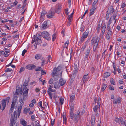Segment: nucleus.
<instances>
[{"mask_svg": "<svg viewBox=\"0 0 126 126\" xmlns=\"http://www.w3.org/2000/svg\"><path fill=\"white\" fill-rule=\"evenodd\" d=\"M75 95H72L70 96V102L72 103L73 102L75 98Z\"/></svg>", "mask_w": 126, "mask_h": 126, "instance_id": "32", "label": "nucleus"}, {"mask_svg": "<svg viewBox=\"0 0 126 126\" xmlns=\"http://www.w3.org/2000/svg\"><path fill=\"white\" fill-rule=\"evenodd\" d=\"M47 61L48 62H50V60L51 59V56L50 55H49L48 56V57H47Z\"/></svg>", "mask_w": 126, "mask_h": 126, "instance_id": "60", "label": "nucleus"}, {"mask_svg": "<svg viewBox=\"0 0 126 126\" xmlns=\"http://www.w3.org/2000/svg\"><path fill=\"white\" fill-rule=\"evenodd\" d=\"M69 116H70V119H71L72 121L74 117V114L73 113V111H70Z\"/></svg>", "mask_w": 126, "mask_h": 126, "instance_id": "20", "label": "nucleus"}, {"mask_svg": "<svg viewBox=\"0 0 126 126\" xmlns=\"http://www.w3.org/2000/svg\"><path fill=\"white\" fill-rule=\"evenodd\" d=\"M107 87V84L103 83L102 84V87L101 89V91L103 92L106 88Z\"/></svg>", "mask_w": 126, "mask_h": 126, "instance_id": "22", "label": "nucleus"}, {"mask_svg": "<svg viewBox=\"0 0 126 126\" xmlns=\"http://www.w3.org/2000/svg\"><path fill=\"white\" fill-rule=\"evenodd\" d=\"M68 9L67 8L66 9H65V12L67 15H68L69 13L68 12Z\"/></svg>", "mask_w": 126, "mask_h": 126, "instance_id": "61", "label": "nucleus"}, {"mask_svg": "<svg viewBox=\"0 0 126 126\" xmlns=\"http://www.w3.org/2000/svg\"><path fill=\"white\" fill-rule=\"evenodd\" d=\"M113 68L114 69V70L113 71V73L114 75H115L116 74V68L115 66L114 65L113 66Z\"/></svg>", "mask_w": 126, "mask_h": 126, "instance_id": "48", "label": "nucleus"}, {"mask_svg": "<svg viewBox=\"0 0 126 126\" xmlns=\"http://www.w3.org/2000/svg\"><path fill=\"white\" fill-rule=\"evenodd\" d=\"M95 119H94L92 118L91 120V126H94L95 124Z\"/></svg>", "mask_w": 126, "mask_h": 126, "instance_id": "30", "label": "nucleus"}, {"mask_svg": "<svg viewBox=\"0 0 126 126\" xmlns=\"http://www.w3.org/2000/svg\"><path fill=\"white\" fill-rule=\"evenodd\" d=\"M21 124L24 126H26L27 124V122L24 119H22L20 121Z\"/></svg>", "mask_w": 126, "mask_h": 126, "instance_id": "19", "label": "nucleus"}, {"mask_svg": "<svg viewBox=\"0 0 126 126\" xmlns=\"http://www.w3.org/2000/svg\"><path fill=\"white\" fill-rule=\"evenodd\" d=\"M12 70L11 69L8 68H7L5 70V72H11Z\"/></svg>", "mask_w": 126, "mask_h": 126, "instance_id": "57", "label": "nucleus"}, {"mask_svg": "<svg viewBox=\"0 0 126 126\" xmlns=\"http://www.w3.org/2000/svg\"><path fill=\"white\" fill-rule=\"evenodd\" d=\"M24 70L25 68H24V67H22L20 68V70L19 71V72L21 73L22 72L24 71Z\"/></svg>", "mask_w": 126, "mask_h": 126, "instance_id": "51", "label": "nucleus"}, {"mask_svg": "<svg viewBox=\"0 0 126 126\" xmlns=\"http://www.w3.org/2000/svg\"><path fill=\"white\" fill-rule=\"evenodd\" d=\"M99 39L96 36L93 37L91 40V43L92 45H98Z\"/></svg>", "mask_w": 126, "mask_h": 126, "instance_id": "3", "label": "nucleus"}, {"mask_svg": "<svg viewBox=\"0 0 126 126\" xmlns=\"http://www.w3.org/2000/svg\"><path fill=\"white\" fill-rule=\"evenodd\" d=\"M110 75V74L109 72H107L105 73L104 74L103 77L104 78H106L108 77Z\"/></svg>", "mask_w": 126, "mask_h": 126, "instance_id": "28", "label": "nucleus"}, {"mask_svg": "<svg viewBox=\"0 0 126 126\" xmlns=\"http://www.w3.org/2000/svg\"><path fill=\"white\" fill-rule=\"evenodd\" d=\"M36 67L34 64H29L27 65L26 67V68L28 70H33L35 69Z\"/></svg>", "mask_w": 126, "mask_h": 126, "instance_id": "8", "label": "nucleus"}, {"mask_svg": "<svg viewBox=\"0 0 126 126\" xmlns=\"http://www.w3.org/2000/svg\"><path fill=\"white\" fill-rule=\"evenodd\" d=\"M72 16H68V21H72L71 20V19L72 17Z\"/></svg>", "mask_w": 126, "mask_h": 126, "instance_id": "63", "label": "nucleus"}, {"mask_svg": "<svg viewBox=\"0 0 126 126\" xmlns=\"http://www.w3.org/2000/svg\"><path fill=\"white\" fill-rule=\"evenodd\" d=\"M31 119L33 121L35 119L34 116L33 115H32L31 116Z\"/></svg>", "mask_w": 126, "mask_h": 126, "instance_id": "64", "label": "nucleus"}, {"mask_svg": "<svg viewBox=\"0 0 126 126\" xmlns=\"http://www.w3.org/2000/svg\"><path fill=\"white\" fill-rule=\"evenodd\" d=\"M41 73L42 75H45L46 74V71L43 70L42 69L41 70Z\"/></svg>", "mask_w": 126, "mask_h": 126, "instance_id": "56", "label": "nucleus"}, {"mask_svg": "<svg viewBox=\"0 0 126 126\" xmlns=\"http://www.w3.org/2000/svg\"><path fill=\"white\" fill-rule=\"evenodd\" d=\"M88 41H87L85 42V43L84 45L83 46L82 48L81 49V51H83L84 50L85 48H86V46L87 44L88 43Z\"/></svg>", "mask_w": 126, "mask_h": 126, "instance_id": "26", "label": "nucleus"}, {"mask_svg": "<svg viewBox=\"0 0 126 126\" xmlns=\"http://www.w3.org/2000/svg\"><path fill=\"white\" fill-rule=\"evenodd\" d=\"M89 32L88 30H87L83 33L80 41L81 42H83L84 40L87 38Z\"/></svg>", "mask_w": 126, "mask_h": 126, "instance_id": "4", "label": "nucleus"}, {"mask_svg": "<svg viewBox=\"0 0 126 126\" xmlns=\"http://www.w3.org/2000/svg\"><path fill=\"white\" fill-rule=\"evenodd\" d=\"M4 49L5 50V52L6 53H9L10 51V49H7V47H5L4 48Z\"/></svg>", "mask_w": 126, "mask_h": 126, "instance_id": "42", "label": "nucleus"}, {"mask_svg": "<svg viewBox=\"0 0 126 126\" xmlns=\"http://www.w3.org/2000/svg\"><path fill=\"white\" fill-rule=\"evenodd\" d=\"M114 11V8L112 6H111L108 8V12L111 14L113 13Z\"/></svg>", "mask_w": 126, "mask_h": 126, "instance_id": "15", "label": "nucleus"}, {"mask_svg": "<svg viewBox=\"0 0 126 126\" xmlns=\"http://www.w3.org/2000/svg\"><path fill=\"white\" fill-rule=\"evenodd\" d=\"M75 77H74L73 78L71 79H70L69 80L68 82V84L70 86L73 83V82L74 81V79Z\"/></svg>", "mask_w": 126, "mask_h": 126, "instance_id": "24", "label": "nucleus"}, {"mask_svg": "<svg viewBox=\"0 0 126 126\" xmlns=\"http://www.w3.org/2000/svg\"><path fill=\"white\" fill-rule=\"evenodd\" d=\"M27 4L26 3H23V5L22 7V9L21 10L22 11V10L24 9V8L26 6V5Z\"/></svg>", "mask_w": 126, "mask_h": 126, "instance_id": "58", "label": "nucleus"}, {"mask_svg": "<svg viewBox=\"0 0 126 126\" xmlns=\"http://www.w3.org/2000/svg\"><path fill=\"white\" fill-rule=\"evenodd\" d=\"M100 105L98 104H95V106L93 109V110L95 112H96L97 111V110L100 107Z\"/></svg>", "mask_w": 126, "mask_h": 126, "instance_id": "23", "label": "nucleus"}, {"mask_svg": "<svg viewBox=\"0 0 126 126\" xmlns=\"http://www.w3.org/2000/svg\"><path fill=\"white\" fill-rule=\"evenodd\" d=\"M17 112L15 111L14 112V118H13V115H11L10 126H14L16 123V119L17 117Z\"/></svg>", "mask_w": 126, "mask_h": 126, "instance_id": "1", "label": "nucleus"}, {"mask_svg": "<svg viewBox=\"0 0 126 126\" xmlns=\"http://www.w3.org/2000/svg\"><path fill=\"white\" fill-rule=\"evenodd\" d=\"M30 110V108H26L23 111L24 112V113L26 114Z\"/></svg>", "mask_w": 126, "mask_h": 126, "instance_id": "29", "label": "nucleus"}, {"mask_svg": "<svg viewBox=\"0 0 126 126\" xmlns=\"http://www.w3.org/2000/svg\"><path fill=\"white\" fill-rule=\"evenodd\" d=\"M38 105L41 108H43L42 106V101H40L38 104Z\"/></svg>", "mask_w": 126, "mask_h": 126, "instance_id": "49", "label": "nucleus"}, {"mask_svg": "<svg viewBox=\"0 0 126 126\" xmlns=\"http://www.w3.org/2000/svg\"><path fill=\"white\" fill-rule=\"evenodd\" d=\"M69 40H67L66 42L63 45V47L64 48L66 47L67 48V46L69 44Z\"/></svg>", "mask_w": 126, "mask_h": 126, "instance_id": "33", "label": "nucleus"}, {"mask_svg": "<svg viewBox=\"0 0 126 126\" xmlns=\"http://www.w3.org/2000/svg\"><path fill=\"white\" fill-rule=\"evenodd\" d=\"M29 90L28 89H27L26 90L24 91L23 94V96L24 99H25L28 96V93Z\"/></svg>", "mask_w": 126, "mask_h": 126, "instance_id": "11", "label": "nucleus"}, {"mask_svg": "<svg viewBox=\"0 0 126 126\" xmlns=\"http://www.w3.org/2000/svg\"><path fill=\"white\" fill-rule=\"evenodd\" d=\"M59 83L58 82H56L55 83L54 88H57L59 87Z\"/></svg>", "mask_w": 126, "mask_h": 126, "instance_id": "36", "label": "nucleus"}, {"mask_svg": "<svg viewBox=\"0 0 126 126\" xmlns=\"http://www.w3.org/2000/svg\"><path fill=\"white\" fill-rule=\"evenodd\" d=\"M57 71L56 69V68H54L53 70V72L51 74L52 75L53 77H54V76H55L57 74Z\"/></svg>", "mask_w": 126, "mask_h": 126, "instance_id": "21", "label": "nucleus"}, {"mask_svg": "<svg viewBox=\"0 0 126 126\" xmlns=\"http://www.w3.org/2000/svg\"><path fill=\"white\" fill-rule=\"evenodd\" d=\"M66 82V80H63V79H61L59 80L60 84L61 86L64 85L65 84Z\"/></svg>", "mask_w": 126, "mask_h": 126, "instance_id": "17", "label": "nucleus"}, {"mask_svg": "<svg viewBox=\"0 0 126 126\" xmlns=\"http://www.w3.org/2000/svg\"><path fill=\"white\" fill-rule=\"evenodd\" d=\"M44 59V58H43L42 59V64H41V66H43L45 65V62L46 61V60L45 59H44L43 60H42Z\"/></svg>", "mask_w": 126, "mask_h": 126, "instance_id": "43", "label": "nucleus"}, {"mask_svg": "<svg viewBox=\"0 0 126 126\" xmlns=\"http://www.w3.org/2000/svg\"><path fill=\"white\" fill-rule=\"evenodd\" d=\"M62 5H58V7H57V9L55 10V12L58 14L60 13L61 12V9H62Z\"/></svg>", "mask_w": 126, "mask_h": 126, "instance_id": "13", "label": "nucleus"}, {"mask_svg": "<svg viewBox=\"0 0 126 126\" xmlns=\"http://www.w3.org/2000/svg\"><path fill=\"white\" fill-rule=\"evenodd\" d=\"M10 97H7L6 99H4L2 100L1 101V104H2V108L1 110H3L5 109L6 102L8 103L9 101Z\"/></svg>", "mask_w": 126, "mask_h": 126, "instance_id": "2", "label": "nucleus"}, {"mask_svg": "<svg viewBox=\"0 0 126 126\" xmlns=\"http://www.w3.org/2000/svg\"><path fill=\"white\" fill-rule=\"evenodd\" d=\"M84 26L83 25H81L80 28V31H82V32H83L84 31Z\"/></svg>", "mask_w": 126, "mask_h": 126, "instance_id": "62", "label": "nucleus"}, {"mask_svg": "<svg viewBox=\"0 0 126 126\" xmlns=\"http://www.w3.org/2000/svg\"><path fill=\"white\" fill-rule=\"evenodd\" d=\"M24 104V103H20L18 107V110L17 111L18 115V117L19 116L20 113L21 112V110L22 108V106Z\"/></svg>", "mask_w": 126, "mask_h": 126, "instance_id": "9", "label": "nucleus"}, {"mask_svg": "<svg viewBox=\"0 0 126 126\" xmlns=\"http://www.w3.org/2000/svg\"><path fill=\"white\" fill-rule=\"evenodd\" d=\"M54 13L52 11H49L47 15V16L48 18H53L54 15Z\"/></svg>", "mask_w": 126, "mask_h": 126, "instance_id": "10", "label": "nucleus"}, {"mask_svg": "<svg viewBox=\"0 0 126 126\" xmlns=\"http://www.w3.org/2000/svg\"><path fill=\"white\" fill-rule=\"evenodd\" d=\"M105 32L101 30V32L100 35V37L101 38H102Z\"/></svg>", "mask_w": 126, "mask_h": 126, "instance_id": "44", "label": "nucleus"}, {"mask_svg": "<svg viewBox=\"0 0 126 126\" xmlns=\"http://www.w3.org/2000/svg\"><path fill=\"white\" fill-rule=\"evenodd\" d=\"M112 31L111 29L108 30L107 34L111 36Z\"/></svg>", "mask_w": 126, "mask_h": 126, "instance_id": "46", "label": "nucleus"}, {"mask_svg": "<svg viewBox=\"0 0 126 126\" xmlns=\"http://www.w3.org/2000/svg\"><path fill=\"white\" fill-rule=\"evenodd\" d=\"M91 48L90 47H87L86 52L84 54V60H87L88 57L89 55V54L90 52Z\"/></svg>", "mask_w": 126, "mask_h": 126, "instance_id": "5", "label": "nucleus"}, {"mask_svg": "<svg viewBox=\"0 0 126 126\" xmlns=\"http://www.w3.org/2000/svg\"><path fill=\"white\" fill-rule=\"evenodd\" d=\"M74 70L73 71V75L74 76V74H75L77 73L78 72V67L77 64L75 63L74 66Z\"/></svg>", "mask_w": 126, "mask_h": 126, "instance_id": "12", "label": "nucleus"}, {"mask_svg": "<svg viewBox=\"0 0 126 126\" xmlns=\"http://www.w3.org/2000/svg\"><path fill=\"white\" fill-rule=\"evenodd\" d=\"M42 35V32L37 33L36 34V36L39 37L41 36Z\"/></svg>", "mask_w": 126, "mask_h": 126, "instance_id": "55", "label": "nucleus"}, {"mask_svg": "<svg viewBox=\"0 0 126 126\" xmlns=\"http://www.w3.org/2000/svg\"><path fill=\"white\" fill-rule=\"evenodd\" d=\"M17 98V96H14L13 98V102L16 103V101Z\"/></svg>", "mask_w": 126, "mask_h": 126, "instance_id": "35", "label": "nucleus"}, {"mask_svg": "<svg viewBox=\"0 0 126 126\" xmlns=\"http://www.w3.org/2000/svg\"><path fill=\"white\" fill-rule=\"evenodd\" d=\"M60 101L61 105H62L63 103L64 99L62 97H61L60 98Z\"/></svg>", "mask_w": 126, "mask_h": 126, "instance_id": "47", "label": "nucleus"}, {"mask_svg": "<svg viewBox=\"0 0 126 126\" xmlns=\"http://www.w3.org/2000/svg\"><path fill=\"white\" fill-rule=\"evenodd\" d=\"M98 45H93V50L95 52L96 48L97 47Z\"/></svg>", "mask_w": 126, "mask_h": 126, "instance_id": "37", "label": "nucleus"}, {"mask_svg": "<svg viewBox=\"0 0 126 126\" xmlns=\"http://www.w3.org/2000/svg\"><path fill=\"white\" fill-rule=\"evenodd\" d=\"M122 118L120 119L118 118L117 117H116L115 119V121L117 123H119L121 121H122L121 120Z\"/></svg>", "mask_w": 126, "mask_h": 126, "instance_id": "31", "label": "nucleus"}, {"mask_svg": "<svg viewBox=\"0 0 126 126\" xmlns=\"http://www.w3.org/2000/svg\"><path fill=\"white\" fill-rule=\"evenodd\" d=\"M61 67L60 66H59L56 68V69L58 71L61 70Z\"/></svg>", "mask_w": 126, "mask_h": 126, "instance_id": "53", "label": "nucleus"}, {"mask_svg": "<svg viewBox=\"0 0 126 126\" xmlns=\"http://www.w3.org/2000/svg\"><path fill=\"white\" fill-rule=\"evenodd\" d=\"M42 56V55L40 54H37L35 55V58L36 59L38 60L40 59Z\"/></svg>", "mask_w": 126, "mask_h": 126, "instance_id": "27", "label": "nucleus"}, {"mask_svg": "<svg viewBox=\"0 0 126 126\" xmlns=\"http://www.w3.org/2000/svg\"><path fill=\"white\" fill-rule=\"evenodd\" d=\"M37 68L35 69V70L36 71H41L42 70V68L38 66L37 67Z\"/></svg>", "mask_w": 126, "mask_h": 126, "instance_id": "41", "label": "nucleus"}, {"mask_svg": "<svg viewBox=\"0 0 126 126\" xmlns=\"http://www.w3.org/2000/svg\"><path fill=\"white\" fill-rule=\"evenodd\" d=\"M42 36L44 38L48 40H50L51 39V38L49 37L48 32L46 31L42 32Z\"/></svg>", "mask_w": 126, "mask_h": 126, "instance_id": "7", "label": "nucleus"}, {"mask_svg": "<svg viewBox=\"0 0 126 126\" xmlns=\"http://www.w3.org/2000/svg\"><path fill=\"white\" fill-rule=\"evenodd\" d=\"M110 82L111 84H113V85H115V82L114 81V80L112 78H111L110 79Z\"/></svg>", "mask_w": 126, "mask_h": 126, "instance_id": "38", "label": "nucleus"}, {"mask_svg": "<svg viewBox=\"0 0 126 126\" xmlns=\"http://www.w3.org/2000/svg\"><path fill=\"white\" fill-rule=\"evenodd\" d=\"M94 9L93 8L91 9L90 10V16H91L94 13Z\"/></svg>", "mask_w": 126, "mask_h": 126, "instance_id": "34", "label": "nucleus"}, {"mask_svg": "<svg viewBox=\"0 0 126 126\" xmlns=\"http://www.w3.org/2000/svg\"><path fill=\"white\" fill-rule=\"evenodd\" d=\"M47 21H45L44 22V23L42 24V27L43 29H45L48 28L47 24Z\"/></svg>", "mask_w": 126, "mask_h": 126, "instance_id": "16", "label": "nucleus"}, {"mask_svg": "<svg viewBox=\"0 0 126 126\" xmlns=\"http://www.w3.org/2000/svg\"><path fill=\"white\" fill-rule=\"evenodd\" d=\"M80 111L78 110L77 112H75L74 114V117L75 122L77 123L78 122L80 117Z\"/></svg>", "mask_w": 126, "mask_h": 126, "instance_id": "6", "label": "nucleus"}, {"mask_svg": "<svg viewBox=\"0 0 126 126\" xmlns=\"http://www.w3.org/2000/svg\"><path fill=\"white\" fill-rule=\"evenodd\" d=\"M109 90H114V88L113 86L110 85L109 86Z\"/></svg>", "mask_w": 126, "mask_h": 126, "instance_id": "39", "label": "nucleus"}, {"mask_svg": "<svg viewBox=\"0 0 126 126\" xmlns=\"http://www.w3.org/2000/svg\"><path fill=\"white\" fill-rule=\"evenodd\" d=\"M100 101L101 98L100 97H99L97 100V104H98L100 106Z\"/></svg>", "mask_w": 126, "mask_h": 126, "instance_id": "45", "label": "nucleus"}, {"mask_svg": "<svg viewBox=\"0 0 126 126\" xmlns=\"http://www.w3.org/2000/svg\"><path fill=\"white\" fill-rule=\"evenodd\" d=\"M117 103L118 104L121 103V98L120 97H117Z\"/></svg>", "mask_w": 126, "mask_h": 126, "instance_id": "54", "label": "nucleus"}, {"mask_svg": "<svg viewBox=\"0 0 126 126\" xmlns=\"http://www.w3.org/2000/svg\"><path fill=\"white\" fill-rule=\"evenodd\" d=\"M88 75V74L84 76L82 79L83 83H85L86 81L88 80L89 76Z\"/></svg>", "mask_w": 126, "mask_h": 126, "instance_id": "14", "label": "nucleus"}, {"mask_svg": "<svg viewBox=\"0 0 126 126\" xmlns=\"http://www.w3.org/2000/svg\"><path fill=\"white\" fill-rule=\"evenodd\" d=\"M29 81L26 80L23 84V85L24 86H27L28 84Z\"/></svg>", "mask_w": 126, "mask_h": 126, "instance_id": "40", "label": "nucleus"}, {"mask_svg": "<svg viewBox=\"0 0 126 126\" xmlns=\"http://www.w3.org/2000/svg\"><path fill=\"white\" fill-rule=\"evenodd\" d=\"M27 51L25 49H24L23 50L22 52V56H23L24 55V54Z\"/></svg>", "mask_w": 126, "mask_h": 126, "instance_id": "59", "label": "nucleus"}, {"mask_svg": "<svg viewBox=\"0 0 126 126\" xmlns=\"http://www.w3.org/2000/svg\"><path fill=\"white\" fill-rule=\"evenodd\" d=\"M46 13L47 12L45 10H43V11L41 12V16L40 17V19L42 18L43 19V17L44 16Z\"/></svg>", "mask_w": 126, "mask_h": 126, "instance_id": "18", "label": "nucleus"}, {"mask_svg": "<svg viewBox=\"0 0 126 126\" xmlns=\"http://www.w3.org/2000/svg\"><path fill=\"white\" fill-rule=\"evenodd\" d=\"M69 105L70 111H73L74 110V104L72 103H71V104L69 103Z\"/></svg>", "mask_w": 126, "mask_h": 126, "instance_id": "25", "label": "nucleus"}, {"mask_svg": "<svg viewBox=\"0 0 126 126\" xmlns=\"http://www.w3.org/2000/svg\"><path fill=\"white\" fill-rule=\"evenodd\" d=\"M111 36L110 35L107 34L106 35V37L107 39L108 40H109L110 39V37Z\"/></svg>", "mask_w": 126, "mask_h": 126, "instance_id": "50", "label": "nucleus"}, {"mask_svg": "<svg viewBox=\"0 0 126 126\" xmlns=\"http://www.w3.org/2000/svg\"><path fill=\"white\" fill-rule=\"evenodd\" d=\"M53 79L52 78H51L48 81V83L49 84H51L53 83Z\"/></svg>", "mask_w": 126, "mask_h": 126, "instance_id": "52", "label": "nucleus"}]
</instances>
